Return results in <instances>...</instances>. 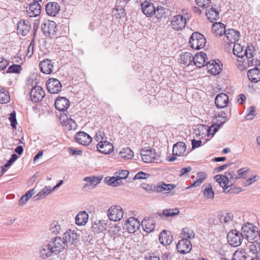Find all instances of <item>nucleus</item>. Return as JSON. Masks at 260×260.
I'll list each match as a JSON object with an SVG mask.
<instances>
[{"label":"nucleus","instance_id":"bb28decb","mask_svg":"<svg viewBox=\"0 0 260 260\" xmlns=\"http://www.w3.org/2000/svg\"><path fill=\"white\" fill-rule=\"evenodd\" d=\"M142 226L146 232L150 233L154 230L155 222L153 218H145L142 221Z\"/></svg>","mask_w":260,"mask_h":260},{"label":"nucleus","instance_id":"5701e85b","mask_svg":"<svg viewBox=\"0 0 260 260\" xmlns=\"http://www.w3.org/2000/svg\"><path fill=\"white\" fill-rule=\"evenodd\" d=\"M28 15L30 17H36L39 15L41 12V6L40 4L34 3L26 8Z\"/></svg>","mask_w":260,"mask_h":260},{"label":"nucleus","instance_id":"f8f14e48","mask_svg":"<svg viewBox=\"0 0 260 260\" xmlns=\"http://www.w3.org/2000/svg\"><path fill=\"white\" fill-rule=\"evenodd\" d=\"M142 11L148 17H152L155 13V8L152 3L145 0L143 2H141Z\"/></svg>","mask_w":260,"mask_h":260},{"label":"nucleus","instance_id":"4468645a","mask_svg":"<svg viewBox=\"0 0 260 260\" xmlns=\"http://www.w3.org/2000/svg\"><path fill=\"white\" fill-rule=\"evenodd\" d=\"M140 226V222L134 217L128 218L124 224V226L130 233H135L139 229Z\"/></svg>","mask_w":260,"mask_h":260},{"label":"nucleus","instance_id":"473e14b6","mask_svg":"<svg viewBox=\"0 0 260 260\" xmlns=\"http://www.w3.org/2000/svg\"><path fill=\"white\" fill-rule=\"evenodd\" d=\"M192 55L190 52H185L180 55V62L185 66H189L192 61Z\"/></svg>","mask_w":260,"mask_h":260},{"label":"nucleus","instance_id":"aec40b11","mask_svg":"<svg viewBox=\"0 0 260 260\" xmlns=\"http://www.w3.org/2000/svg\"><path fill=\"white\" fill-rule=\"evenodd\" d=\"M47 14L51 16H55L58 14L60 10V6L56 2H49L45 7Z\"/></svg>","mask_w":260,"mask_h":260},{"label":"nucleus","instance_id":"37998d69","mask_svg":"<svg viewBox=\"0 0 260 260\" xmlns=\"http://www.w3.org/2000/svg\"><path fill=\"white\" fill-rule=\"evenodd\" d=\"M181 235L182 239L186 238L189 240L194 237L195 234L192 230L188 228H184L182 230Z\"/></svg>","mask_w":260,"mask_h":260},{"label":"nucleus","instance_id":"c85d7f7f","mask_svg":"<svg viewBox=\"0 0 260 260\" xmlns=\"http://www.w3.org/2000/svg\"><path fill=\"white\" fill-rule=\"evenodd\" d=\"M212 31L215 36H221L225 31V26L221 22H215L212 26Z\"/></svg>","mask_w":260,"mask_h":260},{"label":"nucleus","instance_id":"dca6fc26","mask_svg":"<svg viewBox=\"0 0 260 260\" xmlns=\"http://www.w3.org/2000/svg\"><path fill=\"white\" fill-rule=\"evenodd\" d=\"M207 60V54L203 52H200V53H197L192 58V61H193L194 64L199 68L206 66V64L208 61Z\"/></svg>","mask_w":260,"mask_h":260},{"label":"nucleus","instance_id":"412c9836","mask_svg":"<svg viewBox=\"0 0 260 260\" xmlns=\"http://www.w3.org/2000/svg\"><path fill=\"white\" fill-rule=\"evenodd\" d=\"M54 105L57 110L63 111L69 107L70 101L65 97H59L55 100Z\"/></svg>","mask_w":260,"mask_h":260},{"label":"nucleus","instance_id":"603ef678","mask_svg":"<svg viewBox=\"0 0 260 260\" xmlns=\"http://www.w3.org/2000/svg\"><path fill=\"white\" fill-rule=\"evenodd\" d=\"M22 70V68L21 66L18 64H13L12 66H10L8 70L7 71V73H19Z\"/></svg>","mask_w":260,"mask_h":260},{"label":"nucleus","instance_id":"a19ab883","mask_svg":"<svg viewBox=\"0 0 260 260\" xmlns=\"http://www.w3.org/2000/svg\"><path fill=\"white\" fill-rule=\"evenodd\" d=\"M133 155V151L128 147L123 148L119 153V156L124 159H131Z\"/></svg>","mask_w":260,"mask_h":260},{"label":"nucleus","instance_id":"ea45409f","mask_svg":"<svg viewBox=\"0 0 260 260\" xmlns=\"http://www.w3.org/2000/svg\"><path fill=\"white\" fill-rule=\"evenodd\" d=\"M246 253L244 249L236 250L233 254L232 260H245Z\"/></svg>","mask_w":260,"mask_h":260},{"label":"nucleus","instance_id":"13d9d810","mask_svg":"<svg viewBox=\"0 0 260 260\" xmlns=\"http://www.w3.org/2000/svg\"><path fill=\"white\" fill-rule=\"evenodd\" d=\"M50 230L52 233L56 235L61 230L60 226L58 223L53 222L50 225Z\"/></svg>","mask_w":260,"mask_h":260},{"label":"nucleus","instance_id":"7ed1b4c3","mask_svg":"<svg viewBox=\"0 0 260 260\" xmlns=\"http://www.w3.org/2000/svg\"><path fill=\"white\" fill-rule=\"evenodd\" d=\"M41 29L46 37L54 38L57 29L56 23L53 21L46 20L41 25Z\"/></svg>","mask_w":260,"mask_h":260},{"label":"nucleus","instance_id":"79ce46f5","mask_svg":"<svg viewBox=\"0 0 260 260\" xmlns=\"http://www.w3.org/2000/svg\"><path fill=\"white\" fill-rule=\"evenodd\" d=\"M10 98L8 92L4 88H0V103L6 104L10 101Z\"/></svg>","mask_w":260,"mask_h":260},{"label":"nucleus","instance_id":"423d86ee","mask_svg":"<svg viewBox=\"0 0 260 260\" xmlns=\"http://www.w3.org/2000/svg\"><path fill=\"white\" fill-rule=\"evenodd\" d=\"M49 246L52 248L54 253L57 254L66 248L64 242L60 237H55L49 242Z\"/></svg>","mask_w":260,"mask_h":260},{"label":"nucleus","instance_id":"6ab92c4d","mask_svg":"<svg viewBox=\"0 0 260 260\" xmlns=\"http://www.w3.org/2000/svg\"><path fill=\"white\" fill-rule=\"evenodd\" d=\"M229 99L225 93H221L217 94L215 99V104L218 108H223L227 106Z\"/></svg>","mask_w":260,"mask_h":260},{"label":"nucleus","instance_id":"393cba45","mask_svg":"<svg viewBox=\"0 0 260 260\" xmlns=\"http://www.w3.org/2000/svg\"><path fill=\"white\" fill-rule=\"evenodd\" d=\"M247 76L251 82H258L260 81V69L255 67L249 70L247 72Z\"/></svg>","mask_w":260,"mask_h":260},{"label":"nucleus","instance_id":"0e129e2a","mask_svg":"<svg viewBox=\"0 0 260 260\" xmlns=\"http://www.w3.org/2000/svg\"><path fill=\"white\" fill-rule=\"evenodd\" d=\"M220 123H218L217 125H212L208 129V133L213 136L218 130V128L221 126Z\"/></svg>","mask_w":260,"mask_h":260},{"label":"nucleus","instance_id":"4c0bfd02","mask_svg":"<svg viewBox=\"0 0 260 260\" xmlns=\"http://www.w3.org/2000/svg\"><path fill=\"white\" fill-rule=\"evenodd\" d=\"M40 254L43 258L50 257L54 252L52 251L51 246L48 243L47 245L43 246L40 250Z\"/></svg>","mask_w":260,"mask_h":260},{"label":"nucleus","instance_id":"ddd939ff","mask_svg":"<svg viewBox=\"0 0 260 260\" xmlns=\"http://www.w3.org/2000/svg\"><path fill=\"white\" fill-rule=\"evenodd\" d=\"M54 62L52 60L46 58L39 63L41 71L46 74H50L53 71Z\"/></svg>","mask_w":260,"mask_h":260},{"label":"nucleus","instance_id":"e433bc0d","mask_svg":"<svg viewBox=\"0 0 260 260\" xmlns=\"http://www.w3.org/2000/svg\"><path fill=\"white\" fill-rule=\"evenodd\" d=\"M107 223L104 220L95 221L92 225V229L96 232H102L106 230Z\"/></svg>","mask_w":260,"mask_h":260},{"label":"nucleus","instance_id":"864d4df0","mask_svg":"<svg viewBox=\"0 0 260 260\" xmlns=\"http://www.w3.org/2000/svg\"><path fill=\"white\" fill-rule=\"evenodd\" d=\"M91 181L92 182H91V183H86L84 185V188H88L89 189L94 188L96 184L100 182L101 179H100L98 177H92Z\"/></svg>","mask_w":260,"mask_h":260},{"label":"nucleus","instance_id":"a18cd8bd","mask_svg":"<svg viewBox=\"0 0 260 260\" xmlns=\"http://www.w3.org/2000/svg\"><path fill=\"white\" fill-rule=\"evenodd\" d=\"M35 193V189H31L27 191L20 199L19 204L22 205L25 204L28 199Z\"/></svg>","mask_w":260,"mask_h":260},{"label":"nucleus","instance_id":"a878e982","mask_svg":"<svg viewBox=\"0 0 260 260\" xmlns=\"http://www.w3.org/2000/svg\"><path fill=\"white\" fill-rule=\"evenodd\" d=\"M186 150V146L184 143L178 142L174 145L173 148V154L176 156L183 155Z\"/></svg>","mask_w":260,"mask_h":260},{"label":"nucleus","instance_id":"4d7b16f0","mask_svg":"<svg viewBox=\"0 0 260 260\" xmlns=\"http://www.w3.org/2000/svg\"><path fill=\"white\" fill-rule=\"evenodd\" d=\"M94 139L96 141L99 142V143L107 140L105 133L101 131H99L96 133V135L94 137Z\"/></svg>","mask_w":260,"mask_h":260},{"label":"nucleus","instance_id":"bf43d9fd","mask_svg":"<svg viewBox=\"0 0 260 260\" xmlns=\"http://www.w3.org/2000/svg\"><path fill=\"white\" fill-rule=\"evenodd\" d=\"M248 113L246 115V118L247 120H252L255 116V110L254 107H250L248 109Z\"/></svg>","mask_w":260,"mask_h":260},{"label":"nucleus","instance_id":"09e8293b","mask_svg":"<svg viewBox=\"0 0 260 260\" xmlns=\"http://www.w3.org/2000/svg\"><path fill=\"white\" fill-rule=\"evenodd\" d=\"M229 179L228 177L226 175H223L222 181L220 182L219 185L223 189L225 192H229L230 190H228L230 185H228Z\"/></svg>","mask_w":260,"mask_h":260},{"label":"nucleus","instance_id":"774afa93","mask_svg":"<svg viewBox=\"0 0 260 260\" xmlns=\"http://www.w3.org/2000/svg\"><path fill=\"white\" fill-rule=\"evenodd\" d=\"M9 61L7 59L0 57V71L5 69L9 65Z\"/></svg>","mask_w":260,"mask_h":260},{"label":"nucleus","instance_id":"8fccbe9b","mask_svg":"<svg viewBox=\"0 0 260 260\" xmlns=\"http://www.w3.org/2000/svg\"><path fill=\"white\" fill-rule=\"evenodd\" d=\"M219 219L222 223H227L232 220V217L229 213H223L219 215Z\"/></svg>","mask_w":260,"mask_h":260},{"label":"nucleus","instance_id":"9d476101","mask_svg":"<svg viewBox=\"0 0 260 260\" xmlns=\"http://www.w3.org/2000/svg\"><path fill=\"white\" fill-rule=\"evenodd\" d=\"M192 248V245L189 240L184 238L180 240L177 245L178 251L182 254L188 253Z\"/></svg>","mask_w":260,"mask_h":260},{"label":"nucleus","instance_id":"c03bdc74","mask_svg":"<svg viewBox=\"0 0 260 260\" xmlns=\"http://www.w3.org/2000/svg\"><path fill=\"white\" fill-rule=\"evenodd\" d=\"M205 187L204 191V195L205 198L208 199H213L214 196V193L212 188V185L211 184H207V185H204Z\"/></svg>","mask_w":260,"mask_h":260},{"label":"nucleus","instance_id":"20e7f679","mask_svg":"<svg viewBox=\"0 0 260 260\" xmlns=\"http://www.w3.org/2000/svg\"><path fill=\"white\" fill-rule=\"evenodd\" d=\"M171 27L175 30H181L186 25V19L182 15L178 14L173 16L171 20Z\"/></svg>","mask_w":260,"mask_h":260},{"label":"nucleus","instance_id":"f257e3e1","mask_svg":"<svg viewBox=\"0 0 260 260\" xmlns=\"http://www.w3.org/2000/svg\"><path fill=\"white\" fill-rule=\"evenodd\" d=\"M206 43L205 37L199 32H194L190 37L189 44L192 49L199 50L203 48Z\"/></svg>","mask_w":260,"mask_h":260},{"label":"nucleus","instance_id":"1a4fd4ad","mask_svg":"<svg viewBox=\"0 0 260 260\" xmlns=\"http://www.w3.org/2000/svg\"><path fill=\"white\" fill-rule=\"evenodd\" d=\"M66 247L76 244L78 241L77 234L74 231L69 230L63 234L62 238Z\"/></svg>","mask_w":260,"mask_h":260},{"label":"nucleus","instance_id":"052dcab7","mask_svg":"<svg viewBox=\"0 0 260 260\" xmlns=\"http://www.w3.org/2000/svg\"><path fill=\"white\" fill-rule=\"evenodd\" d=\"M150 176L149 174H147L144 172L140 171L137 173L134 177L133 178L134 180H138V179H144L148 178Z\"/></svg>","mask_w":260,"mask_h":260},{"label":"nucleus","instance_id":"6e6552de","mask_svg":"<svg viewBox=\"0 0 260 260\" xmlns=\"http://www.w3.org/2000/svg\"><path fill=\"white\" fill-rule=\"evenodd\" d=\"M46 86L48 91L53 94L58 93L62 87L60 82L58 79L53 78H49L47 81Z\"/></svg>","mask_w":260,"mask_h":260},{"label":"nucleus","instance_id":"6e6d98bb","mask_svg":"<svg viewBox=\"0 0 260 260\" xmlns=\"http://www.w3.org/2000/svg\"><path fill=\"white\" fill-rule=\"evenodd\" d=\"M129 174V172L127 170H121L119 172H117L115 173V175L119 181H120L122 179H125L127 177Z\"/></svg>","mask_w":260,"mask_h":260},{"label":"nucleus","instance_id":"0eeeda50","mask_svg":"<svg viewBox=\"0 0 260 260\" xmlns=\"http://www.w3.org/2000/svg\"><path fill=\"white\" fill-rule=\"evenodd\" d=\"M108 217L110 220L117 221H119L123 217L122 209L119 206H112L109 209Z\"/></svg>","mask_w":260,"mask_h":260},{"label":"nucleus","instance_id":"cd10ccee","mask_svg":"<svg viewBox=\"0 0 260 260\" xmlns=\"http://www.w3.org/2000/svg\"><path fill=\"white\" fill-rule=\"evenodd\" d=\"M159 240L163 245H169L173 241V236L170 232L168 233L166 231H164L159 235Z\"/></svg>","mask_w":260,"mask_h":260},{"label":"nucleus","instance_id":"b1692460","mask_svg":"<svg viewBox=\"0 0 260 260\" xmlns=\"http://www.w3.org/2000/svg\"><path fill=\"white\" fill-rule=\"evenodd\" d=\"M206 66L208 72L213 75H218L221 72V68L219 64L214 60L207 61Z\"/></svg>","mask_w":260,"mask_h":260},{"label":"nucleus","instance_id":"39448f33","mask_svg":"<svg viewBox=\"0 0 260 260\" xmlns=\"http://www.w3.org/2000/svg\"><path fill=\"white\" fill-rule=\"evenodd\" d=\"M243 237V234L240 233L237 230H233L228 234L227 239L231 245L237 247L241 244Z\"/></svg>","mask_w":260,"mask_h":260},{"label":"nucleus","instance_id":"49530a36","mask_svg":"<svg viewBox=\"0 0 260 260\" xmlns=\"http://www.w3.org/2000/svg\"><path fill=\"white\" fill-rule=\"evenodd\" d=\"M179 211L178 209H167L163 210L162 213L160 214L161 217L162 215H164L166 217H171L178 214Z\"/></svg>","mask_w":260,"mask_h":260},{"label":"nucleus","instance_id":"f704fd0d","mask_svg":"<svg viewBox=\"0 0 260 260\" xmlns=\"http://www.w3.org/2000/svg\"><path fill=\"white\" fill-rule=\"evenodd\" d=\"M175 187V185L174 184H166L164 182H160L155 185V191L161 192L166 190H171Z\"/></svg>","mask_w":260,"mask_h":260},{"label":"nucleus","instance_id":"338daca9","mask_svg":"<svg viewBox=\"0 0 260 260\" xmlns=\"http://www.w3.org/2000/svg\"><path fill=\"white\" fill-rule=\"evenodd\" d=\"M142 187L148 192L150 193L155 191V185L143 184L142 185Z\"/></svg>","mask_w":260,"mask_h":260},{"label":"nucleus","instance_id":"5fc2aeb1","mask_svg":"<svg viewBox=\"0 0 260 260\" xmlns=\"http://www.w3.org/2000/svg\"><path fill=\"white\" fill-rule=\"evenodd\" d=\"M105 179L109 185L117 186L120 184L118 179L115 175L114 177H111L109 179H108V178H106Z\"/></svg>","mask_w":260,"mask_h":260},{"label":"nucleus","instance_id":"2eb2a0df","mask_svg":"<svg viewBox=\"0 0 260 260\" xmlns=\"http://www.w3.org/2000/svg\"><path fill=\"white\" fill-rule=\"evenodd\" d=\"M224 35L226 38L225 41L228 43H231L234 44L239 40L240 32L234 29L231 28L225 30Z\"/></svg>","mask_w":260,"mask_h":260},{"label":"nucleus","instance_id":"c9c22d12","mask_svg":"<svg viewBox=\"0 0 260 260\" xmlns=\"http://www.w3.org/2000/svg\"><path fill=\"white\" fill-rule=\"evenodd\" d=\"M53 190L50 186H46L40 190L36 195H35L33 198L35 201L44 199Z\"/></svg>","mask_w":260,"mask_h":260},{"label":"nucleus","instance_id":"f3484780","mask_svg":"<svg viewBox=\"0 0 260 260\" xmlns=\"http://www.w3.org/2000/svg\"><path fill=\"white\" fill-rule=\"evenodd\" d=\"M75 139L78 143L82 145H87L91 143L92 138L88 134L81 131L77 133Z\"/></svg>","mask_w":260,"mask_h":260},{"label":"nucleus","instance_id":"c756f323","mask_svg":"<svg viewBox=\"0 0 260 260\" xmlns=\"http://www.w3.org/2000/svg\"><path fill=\"white\" fill-rule=\"evenodd\" d=\"M169 10L161 6L157 7L155 9V13L154 14L156 17L160 20L166 19L169 16Z\"/></svg>","mask_w":260,"mask_h":260},{"label":"nucleus","instance_id":"72a5a7b5","mask_svg":"<svg viewBox=\"0 0 260 260\" xmlns=\"http://www.w3.org/2000/svg\"><path fill=\"white\" fill-rule=\"evenodd\" d=\"M130 0H117L115 10L119 11L118 14L120 17H124L125 15L124 8Z\"/></svg>","mask_w":260,"mask_h":260},{"label":"nucleus","instance_id":"58836bf2","mask_svg":"<svg viewBox=\"0 0 260 260\" xmlns=\"http://www.w3.org/2000/svg\"><path fill=\"white\" fill-rule=\"evenodd\" d=\"M234 44V45L233 50L234 54L238 57H243L244 56V52L243 50V46H242L240 44L236 43V42Z\"/></svg>","mask_w":260,"mask_h":260},{"label":"nucleus","instance_id":"3c124183","mask_svg":"<svg viewBox=\"0 0 260 260\" xmlns=\"http://www.w3.org/2000/svg\"><path fill=\"white\" fill-rule=\"evenodd\" d=\"M65 126L69 131L75 130L77 127V124L75 121L72 119H68L66 122Z\"/></svg>","mask_w":260,"mask_h":260},{"label":"nucleus","instance_id":"e2e57ef3","mask_svg":"<svg viewBox=\"0 0 260 260\" xmlns=\"http://www.w3.org/2000/svg\"><path fill=\"white\" fill-rule=\"evenodd\" d=\"M253 226L254 225L252 223H247L242 226L241 230L242 231V234H243V237H244L246 233L249 231Z\"/></svg>","mask_w":260,"mask_h":260},{"label":"nucleus","instance_id":"4be33fe9","mask_svg":"<svg viewBox=\"0 0 260 260\" xmlns=\"http://www.w3.org/2000/svg\"><path fill=\"white\" fill-rule=\"evenodd\" d=\"M96 147L98 151L104 154H109L113 150V146L107 140L99 143L96 145Z\"/></svg>","mask_w":260,"mask_h":260},{"label":"nucleus","instance_id":"9b49d317","mask_svg":"<svg viewBox=\"0 0 260 260\" xmlns=\"http://www.w3.org/2000/svg\"><path fill=\"white\" fill-rule=\"evenodd\" d=\"M32 101L38 102L41 101L45 96V92L41 86H35L30 92Z\"/></svg>","mask_w":260,"mask_h":260},{"label":"nucleus","instance_id":"2f4dec72","mask_svg":"<svg viewBox=\"0 0 260 260\" xmlns=\"http://www.w3.org/2000/svg\"><path fill=\"white\" fill-rule=\"evenodd\" d=\"M206 16L211 22H213L219 18V12L216 9L213 7H211L210 9L206 10Z\"/></svg>","mask_w":260,"mask_h":260},{"label":"nucleus","instance_id":"69168bd1","mask_svg":"<svg viewBox=\"0 0 260 260\" xmlns=\"http://www.w3.org/2000/svg\"><path fill=\"white\" fill-rule=\"evenodd\" d=\"M9 120L11 122V125L13 128H16V124H17V120L16 118V113L15 112H13L11 113Z\"/></svg>","mask_w":260,"mask_h":260},{"label":"nucleus","instance_id":"680f3d73","mask_svg":"<svg viewBox=\"0 0 260 260\" xmlns=\"http://www.w3.org/2000/svg\"><path fill=\"white\" fill-rule=\"evenodd\" d=\"M196 2L199 7L203 8L208 7L210 3V0H196Z\"/></svg>","mask_w":260,"mask_h":260},{"label":"nucleus","instance_id":"de8ad7c7","mask_svg":"<svg viewBox=\"0 0 260 260\" xmlns=\"http://www.w3.org/2000/svg\"><path fill=\"white\" fill-rule=\"evenodd\" d=\"M258 233V232L256 229V228L254 226L253 228H252L251 230H250L249 231L246 233L244 237H245L247 239V240H252L254 239L256 237Z\"/></svg>","mask_w":260,"mask_h":260},{"label":"nucleus","instance_id":"a211bd4d","mask_svg":"<svg viewBox=\"0 0 260 260\" xmlns=\"http://www.w3.org/2000/svg\"><path fill=\"white\" fill-rule=\"evenodd\" d=\"M31 26L29 21L20 20L17 24V31L22 36H26L29 31Z\"/></svg>","mask_w":260,"mask_h":260},{"label":"nucleus","instance_id":"7c9ffc66","mask_svg":"<svg viewBox=\"0 0 260 260\" xmlns=\"http://www.w3.org/2000/svg\"><path fill=\"white\" fill-rule=\"evenodd\" d=\"M88 220V214L85 211H81L76 216L75 222L78 225H85Z\"/></svg>","mask_w":260,"mask_h":260},{"label":"nucleus","instance_id":"f03ea898","mask_svg":"<svg viewBox=\"0 0 260 260\" xmlns=\"http://www.w3.org/2000/svg\"><path fill=\"white\" fill-rule=\"evenodd\" d=\"M140 155L143 161L146 163L156 162L159 157L155 150L150 147L142 149Z\"/></svg>","mask_w":260,"mask_h":260}]
</instances>
